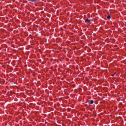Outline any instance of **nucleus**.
Returning a JSON list of instances; mask_svg holds the SVG:
<instances>
[{
    "instance_id": "nucleus-1",
    "label": "nucleus",
    "mask_w": 126,
    "mask_h": 126,
    "mask_svg": "<svg viewBox=\"0 0 126 126\" xmlns=\"http://www.w3.org/2000/svg\"><path fill=\"white\" fill-rule=\"evenodd\" d=\"M28 1H30L31 2H35L37 1V0H27Z\"/></svg>"
},
{
    "instance_id": "nucleus-2",
    "label": "nucleus",
    "mask_w": 126,
    "mask_h": 126,
    "mask_svg": "<svg viewBox=\"0 0 126 126\" xmlns=\"http://www.w3.org/2000/svg\"><path fill=\"white\" fill-rule=\"evenodd\" d=\"M93 103H94V100H91V101L89 102V105H92V104H93Z\"/></svg>"
},
{
    "instance_id": "nucleus-3",
    "label": "nucleus",
    "mask_w": 126,
    "mask_h": 126,
    "mask_svg": "<svg viewBox=\"0 0 126 126\" xmlns=\"http://www.w3.org/2000/svg\"><path fill=\"white\" fill-rule=\"evenodd\" d=\"M85 22H86V23H87V22H88V23H89V22H90V20L88 19L85 20Z\"/></svg>"
},
{
    "instance_id": "nucleus-4",
    "label": "nucleus",
    "mask_w": 126,
    "mask_h": 126,
    "mask_svg": "<svg viewBox=\"0 0 126 126\" xmlns=\"http://www.w3.org/2000/svg\"><path fill=\"white\" fill-rule=\"evenodd\" d=\"M107 19H111V15H109L107 17Z\"/></svg>"
},
{
    "instance_id": "nucleus-5",
    "label": "nucleus",
    "mask_w": 126,
    "mask_h": 126,
    "mask_svg": "<svg viewBox=\"0 0 126 126\" xmlns=\"http://www.w3.org/2000/svg\"><path fill=\"white\" fill-rule=\"evenodd\" d=\"M0 83H1V82L0 81Z\"/></svg>"
}]
</instances>
